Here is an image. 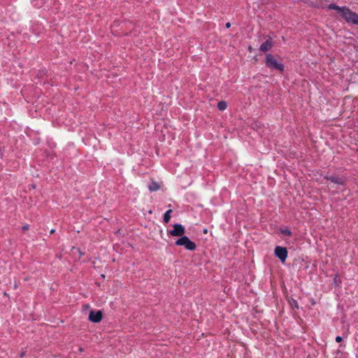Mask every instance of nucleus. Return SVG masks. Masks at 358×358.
<instances>
[{
	"label": "nucleus",
	"mask_w": 358,
	"mask_h": 358,
	"mask_svg": "<svg viewBox=\"0 0 358 358\" xmlns=\"http://www.w3.org/2000/svg\"><path fill=\"white\" fill-rule=\"evenodd\" d=\"M266 65L269 69H276L280 71H282L284 70V65L282 63L278 62L277 59L271 54H267L266 55Z\"/></svg>",
	"instance_id": "f257e3e1"
},
{
	"label": "nucleus",
	"mask_w": 358,
	"mask_h": 358,
	"mask_svg": "<svg viewBox=\"0 0 358 358\" xmlns=\"http://www.w3.org/2000/svg\"><path fill=\"white\" fill-rule=\"evenodd\" d=\"M341 16L348 22L358 25V14L352 12L348 8L341 9Z\"/></svg>",
	"instance_id": "f03ea898"
},
{
	"label": "nucleus",
	"mask_w": 358,
	"mask_h": 358,
	"mask_svg": "<svg viewBox=\"0 0 358 358\" xmlns=\"http://www.w3.org/2000/svg\"><path fill=\"white\" fill-rule=\"evenodd\" d=\"M175 244L176 245L183 246L185 249L191 251L194 250L196 248V244L186 236H183L178 238L176 241Z\"/></svg>",
	"instance_id": "7ed1b4c3"
},
{
	"label": "nucleus",
	"mask_w": 358,
	"mask_h": 358,
	"mask_svg": "<svg viewBox=\"0 0 358 358\" xmlns=\"http://www.w3.org/2000/svg\"><path fill=\"white\" fill-rule=\"evenodd\" d=\"M185 229L180 224H174L173 226V229L168 231V234L172 236H178L182 237L185 236Z\"/></svg>",
	"instance_id": "20e7f679"
},
{
	"label": "nucleus",
	"mask_w": 358,
	"mask_h": 358,
	"mask_svg": "<svg viewBox=\"0 0 358 358\" xmlns=\"http://www.w3.org/2000/svg\"><path fill=\"white\" fill-rule=\"evenodd\" d=\"M275 255L284 263L287 258L288 252L286 248L282 246H276L274 250Z\"/></svg>",
	"instance_id": "39448f33"
},
{
	"label": "nucleus",
	"mask_w": 358,
	"mask_h": 358,
	"mask_svg": "<svg viewBox=\"0 0 358 358\" xmlns=\"http://www.w3.org/2000/svg\"><path fill=\"white\" fill-rule=\"evenodd\" d=\"M103 318V313L101 310H91L89 314V320L94 323L101 322Z\"/></svg>",
	"instance_id": "423d86ee"
},
{
	"label": "nucleus",
	"mask_w": 358,
	"mask_h": 358,
	"mask_svg": "<svg viewBox=\"0 0 358 358\" xmlns=\"http://www.w3.org/2000/svg\"><path fill=\"white\" fill-rule=\"evenodd\" d=\"M272 47H273V42H272L271 38H270L261 45L259 50L262 52H267L269 50H271Z\"/></svg>",
	"instance_id": "0eeeda50"
},
{
	"label": "nucleus",
	"mask_w": 358,
	"mask_h": 358,
	"mask_svg": "<svg viewBox=\"0 0 358 358\" xmlns=\"http://www.w3.org/2000/svg\"><path fill=\"white\" fill-rule=\"evenodd\" d=\"M325 178L328 180H330L331 182L338 185H344V180L338 176H326Z\"/></svg>",
	"instance_id": "6e6552de"
},
{
	"label": "nucleus",
	"mask_w": 358,
	"mask_h": 358,
	"mask_svg": "<svg viewBox=\"0 0 358 358\" xmlns=\"http://www.w3.org/2000/svg\"><path fill=\"white\" fill-rule=\"evenodd\" d=\"M160 187L157 182L152 181L149 185L148 189L150 192L157 191Z\"/></svg>",
	"instance_id": "1a4fd4ad"
},
{
	"label": "nucleus",
	"mask_w": 358,
	"mask_h": 358,
	"mask_svg": "<svg viewBox=\"0 0 358 358\" xmlns=\"http://www.w3.org/2000/svg\"><path fill=\"white\" fill-rule=\"evenodd\" d=\"M227 103L225 101H221L217 103V108L221 111H224L227 109Z\"/></svg>",
	"instance_id": "9d476101"
},
{
	"label": "nucleus",
	"mask_w": 358,
	"mask_h": 358,
	"mask_svg": "<svg viewBox=\"0 0 358 358\" xmlns=\"http://www.w3.org/2000/svg\"><path fill=\"white\" fill-rule=\"evenodd\" d=\"M171 212L172 210L169 209L164 213V221L165 223H168L170 221Z\"/></svg>",
	"instance_id": "9b49d317"
},
{
	"label": "nucleus",
	"mask_w": 358,
	"mask_h": 358,
	"mask_svg": "<svg viewBox=\"0 0 358 358\" xmlns=\"http://www.w3.org/2000/svg\"><path fill=\"white\" fill-rule=\"evenodd\" d=\"M280 233L283 235V236H291L292 233L291 231V230H289V229L286 228V229H280Z\"/></svg>",
	"instance_id": "f8f14e48"
},
{
	"label": "nucleus",
	"mask_w": 358,
	"mask_h": 358,
	"mask_svg": "<svg viewBox=\"0 0 358 358\" xmlns=\"http://www.w3.org/2000/svg\"><path fill=\"white\" fill-rule=\"evenodd\" d=\"M345 7H339L337 5L334 4V3H331L329 6V9H333V10H337L341 14V9H343Z\"/></svg>",
	"instance_id": "ddd939ff"
},
{
	"label": "nucleus",
	"mask_w": 358,
	"mask_h": 358,
	"mask_svg": "<svg viewBox=\"0 0 358 358\" xmlns=\"http://www.w3.org/2000/svg\"><path fill=\"white\" fill-rule=\"evenodd\" d=\"M289 305L292 308H299V303L296 300L292 299L289 301Z\"/></svg>",
	"instance_id": "4468645a"
},
{
	"label": "nucleus",
	"mask_w": 358,
	"mask_h": 358,
	"mask_svg": "<svg viewBox=\"0 0 358 358\" xmlns=\"http://www.w3.org/2000/svg\"><path fill=\"white\" fill-rule=\"evenodd\" d=\"M342 341V338L341 336H336V341L337 343H340Z\"/></svg>",
	"instance_id": "2eb2a0df"
},
{
	"label": "nucleus",
	"mask_w": 358,
	"mask_h": 358,
	"mask_svg": "<svg viewBox=\"0 0 358 358\" xmlns=\"http://www.w3.org/2000/svg\"><path fill=\"white\" fill-rule=\"evenodd\" d=\"M25 354H26V351L25 350L22 351L21 353H20V357L21 358L23 357L25 355Z\"/></svg>",
	"instance_id": "dca6fc26"
},
{
	"label": "nucleus",
	"mask_w": 358,
	"mask_h": 358,
	"mask_svg": "<svg viewBox=\"0 0 358 358\" xmlns=\"http://www.w3.org/2000/svg\"><path fill=\"white\" fill-rule=\"evenodd\" d=\"M225 27H226L227 28H229V27H231V23H230V22H227V23H226Z\"/></svg>",
	"instance_id": "f3484780"
},
{
	"label": "nucleus",
	"mask_w": 358,
	"mask_h": 358,
	"mask_svg": "<svg viewBox=\"0 0 358 358\" xmlns=\"http://www.w3.org/2000/svg\"><path fill=\"white\" fill-rule=\"evenodd\" d=\"M207 233H208L207 229H203V234H207Z\"/></svg>",
	"instance_id": "a211bd4d"
},
{
	"label": "nucleus",
	"mask_w": 358,
	"mask_h": 358,
	"mask_svg": "<svg viewBox=\"0 0 358 358\" xmlns=\"http://www.w3.org/2000/svg\"><path fill=\"white\" fill-rule=\"evenodd\" d=\"M22 229H23L24 230H27V229H28V226H27V225H25V226H24V227H22Z\"/></svg>",
	"instance_id": "6ab92c4d"
},
{
	"label": "nucleus",
	"mask_w": 358,
	"mask_h": 358,
	"mask_svg": "<svg viewBox=\"0 0 358 358\" xmlns=\"http://www.w3.org/2000/svg\"><path fill=\"white\" fill-rule=\"evenodd\" d=\"M78 350H79L80 352H83V348H80L78 349Z\"/></svg>",
	"instance_id": "aec40b11"
},
{
	"label": "nucleus",
	"mask_w": 358,
	"mask_h": 358,
	"mask_svg": "<svg viewBox=\"0 0 358 358\" xmlns=\"http://www.w3.org/2000/svg\"><path fill=\"white\" fill-rule=\"evenodd\" d=\"M338 275H336V277L334 278V283L336 284L337 282V280H336V278H337Z\"/></svg>",
	"instance_id": "412c9836"
},
{
	"label": "nucleus",
	"mask_w": 358,
	"mask_h": 358,
	"mask_svg": "<svg viewBox=\"0 0 358 358\" xmlns=\"http://www.w3.org/2000/svg\"><path fill=\"white\" fill-rule=\"evenodd\" d=\"M54 232H55V230H54V229H52V230L50 231V233H51V234H52V233H54Z\"/></svg>",
	"instance_id": "4be33fe9"
}]
</instances>
